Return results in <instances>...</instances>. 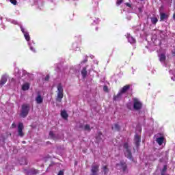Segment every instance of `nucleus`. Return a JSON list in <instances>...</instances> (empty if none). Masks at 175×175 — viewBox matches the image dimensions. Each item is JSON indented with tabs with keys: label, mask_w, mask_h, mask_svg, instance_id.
Masks as SVG:
<instances>
[{
	"label": "nucleus",
	"mask_w": 175,
	"mask_h": 175,
	"mask_svg": "<svg viewBox=\"0 0 175 175\" xmlns=\"http://www.w3.org/2000/svg\"><path fill=\"white\" fill-rule=\"evenodd\" d=\"M16 124L14 122L12 123V124L11 125V127H12V129L16 128Z\"/></svg>",
	"instance_id": "34"
},
{
	"label": "nucleus",
	"mask_w": 175,
	"mask_h": 175,
	"mask_svg": "<svg viewBox=\"0 0 175 175\" xmlns=\"http://www.w3.org/2000/svg\"><path fill=\"white\" fill-rule=\"evenodd\" d=\"M29 88H30V84L28 83H26L23 85L21 90H23V91H27L29 90Z\"/></svg>",
	"instance_id": "18"
},
{
	"label": "nucleus",
	"mask_w": 175,
	"mask_h": 175,
	"mask_svg": "<svg viewBox=\"0 0 175 175\" xmlns=\"http://www.w3.org/2000/svg\"><path fill=\"white\" fill-rule=\"evenodd\" d=\"M125 5L128 8H132V5L130 4L129 3H125Z\"/></svg>",
	"instance_id": "33"
},
{
	"label": "nucleus",
	"mask_w": 175,
	"mask_h": 175,
	"mask_svg": "<svg viewBox=\"0 0 175 175\" xmlns=\"http://www.w3.org/2000/svg\"><path fill=\"white\" fill-rule=\"evenodd\" d=\"M168 18V15L165 13L160 14V21H163L164 19Z\"/></svg>",
	"instance_id": "22"
},
{
	"label": "nucleus",
	"mask_w": 175,
	"mask_h": 175,
	"mask_svg": "<svg viewBox=\"0 0 175 175\" xmlns=\"http://www.w3.org/2000/svg\"><path fill=\"white\" fill-rule=\"evenodd\" d=\"M150 20L152 24L153 25H157V23H158V18L156 17L151 18Z\"/></svg>",
	"instance_id": "24"
},
{
	"label": "nucleus",
	"mask_w": 175,
	"mask_h": 175,
	"mask_svg": "<svg viewBox=\"0 0 175 175\" xmlns=\"http://www.w3.org/2000/svg\"><path fill=\"white\" fill-rule=\"evenodd\" d=\"M161 175H165V174H161ZM166 175H169V174H166Z\"/></svg>",
	"instance_id": "39"
},
{
	"label": "nucleus",
	"mask_w": 175,
	"mask_h": 175,
	"mask_svg": "<svg viewBox=\"0 0 175 175\" xmlns=\"http://www.w3.org/2000/svg\"><path fill=\"white\" fill-rule=\"evenodd\" d=\"M49 136H50L51 137L53 138V137H54V133H53V131L49 132Z\"/></svg>",
	"instance_id": "32"
},
{
	"label": "nucleus",
	"mask_w": 175,
	"mask_h": 175,
	"mask_svg": "<svg viewBox=\"0 0 175 175\" xmlns=\"http://www.w3.org/2000/svg\"><path fill=\"white\" fill-rule=\"evenodd\" d=\"M142 104L137 98H133V109L136 111H139L142 109Z\"/></svg>",
	"instance_id": "5"
},
{
	"label": "nucleus",
	"mask_w": 175,
	"mask_h": 175,
	"mask_svg": "<svg viewBox=\"0 0 175 175\" xmlns=\"http://www.w3.org/2000/svg\"><path fill=\"white\" fill-rule=\"evenodd\" d=\"M84 130L87 131L88 132H91V126L90 124H85L84 126Z\"/></svg>",
	"instance_id": "25"
},
{
	"label": "nucleus",
	"mask_w": 175,
	"mask_h": 175,
	"mask_svg": "<svg viewBox=\"0 0 175 175\" xmlns=\"http://www.w3.org/2000/svg\"><path fill=\"white\" fill-rule=\"evenodd\" d=\"M116 167H120L124 173H128L127 164L124 161L119 162V163L116 164Z\"/></svg>",
	"instance_id": "6"
},
{
	"label": "nucleus",
	"mask_w": 175,
	"mask_h": 175,
	"mask_svg": "<svg viewBox=\"0 0 175 175\" xmlns=\"http://www.w3.org/2000/svg\"><path fill=\"white\" fill-rule=\"evenodd\" d=\"M124 148H125V157L128 158L129 160L133 161V157L132 155V152L131 149L129 148V144L126 142L123 145Z\"/></svg>",
	"instance_id": "3"
},
{
	"label": "nucleus",
	"mask_w": 175,
	"mask_h": 175,
	"mask_svg": "<svg viewBox=\"0 0 175 175\" xmlns=\"http://www.w3.org/2000/svg\"><path fill=\"white\" fill-rule=\"evenodd\" d=\"M30 49H31V51L36 52L35 49L33 48L32 46L30 47Z\"/></svg>",
	"instance_id": "36"
},
{
	"label": "nucleus",
	"mask_w": 175,
	"mask_h": 175,
	"mask_svg": "<svg viewBox=\"0 0 175 175\" xmlns=\"http://www.w3.org/2000/svg\"><path fill=\"white\" fill-rule=\"evenodd\" d=\"M24 129L23 123L19 122L18 124V136L19 137H23V136H25V132L23 131Z\"/></svg>",
	"instance_id": "4"
},
{
	"label": "nucleus",
	"mask_w": 175,
	"mask_h": 175,
	"mask_svg": "<svg viewBox=\"0 0 175 175\" xmlns=\"http://www.w3.org/2000/svg\"><path fill=\"white\" fill-rule=\"evenodd\" d=\"M30 111V105L29 104H23L21 105V114H19V116L23 118H25L27 117L28 114Z\"/></svg>",
	"instance_id": "1"
},
{
	"label": "nucleus",
	"mask_w": 175,
	"mask_h": 175,
	"mask_svg": "<svg viewBox=\"0 0 175 175\" xmlns=\"http://www.w3.org/2000/svg\"><path fill=\"white\" fill-rule=\"evenodd\" d=\"M103 91H105V92H109V90L107 85L103 86Z\"/></svg>",
	"instance_id": "29"
},
{
	"label": "nucleus",
	"mask_w": 175,
	"mask_h": 175,
	"mask_svg": "<svg viewBox=\"0 0 175 175\" xmlns=\"http://www.w3.org/2000/svg\"><path fill=\"white\" fill-rule=\"evenodd\" d=\"M164 139H165L164 137H157L156 139L157 144H159V146H161L164 142Z\"/></svg>",
	"instance_id": "16"
},
{
	"label": "nucleus",
	"mask_w": 175,
	"mask_h": 175,
	"mask_svg": "<svg viewBox=\"0 0 175 175\" xmlns=\"http://www.w3.org/2000/svg\"><path fill=\"white\" fill-rule=\"evenodd\" d=\"M126 38L128 39V42L131 44H133L136 43V40L130 34H126Z\"/></svg>",
	"instance_id": "11"
},
{
	"label": "nucleus",
	"mask_w": 175,
	"mask_h": 175,
	"mask_svg": "<svg viewBox=\"0 0 175 175\" xmlns=\"http://www.w3.org/2000/svg\"><path fill=\"white\" fill-rule=\"evenodd\" d=\"M36 101L37 104H42L43 103L42 96L40 94H38L36 98Z\"/></svg>",
	"instance_id": "17"
},
{
	"label": "nucleus",
	"mask_w": 175,
	"mask_h": 175,
	"mask_svg": "<svg viewBox=\"0 0 175 175\" xmlns=\"http://www.w3.org/2000/svg\"><path fill=\"white\" fill-rule=\"evenodd\" d=\"M87 67H84L82 68V70H81V75H82L83 79H85L87 77Z\"/></svg>",
	"instance_id": "12"
},
{
	"label": "nucleus",
	"mask_w": 175,
	"mask_h": 175,
	"mask_svg": "<svg viewBox=\"0 0 175 175\" xmlns=\"http://www.w3.org/2000/svg\"><path fill=\"white\" fill-rule=\"evenodd\" d=\"M57 94L56 97V102L61 103L62 100H63V98H64V89L62 83L57 84Z\"/></svg>",
	"instance_id": "2"
},
{
	"label": "nucleus",
	"mask_w": 175,
	"mask_h": 175,
	"mask_svg": "<svg viewBox=\"0 0 175 175\" xmlns=\"http://www.w3.org/2000/svg\"><path fill=\"white\" fill-rule=\"evenodd\" d=\"M123 2V0H116V5L120 6V4H122Z\"/></svg>",
	"instance_id": "27"
},
{
	"label": "nucleus",
	"mask_w": 175,
	"mask_h": 175,
	"mask_svg": "<svg viewBox=\"0 0 175 175\" xmlns=\"http://www.w3.org/2000/svg\"><path fill=\"white\" fill-rule=\"evenodd\" d=\"M60 116H62V118H64L65 120H67V118H68V114L66 111V110L62 111L60 112Z\"/></svg>",
	"instance_id": "13"
},
{
	"label": "nucleus",
	"mask_w": 175,
	"mask_h": 175,
	"mask_svg": "<svg viewBox=\"0 0 175 175\" xmlns=\"http://www.w3.org/2000/svg\"><path fill=\"white\" fill-rule=\"evenodd\" d=\"M10 2L11 3V4H13L14 5H17V0H10Z\"/></svg>",
	"instance_id": "28"
},
{
	"label": "nucleus",
	"mask_w": 175,
	"mask_h": 175,
	"mask_svg": "<svg viewBox=\"0 0 175 175\" xmlns=\"http://www.w3.org/2000/svg\"><path fill=\"white\" fill-rule=\"evenodd\" d=\"M24 35V38H25V40L27 42H29L30 41V36L29 33H23Z\"/></svg>",
	"instance_id": "23"
},
{
	"label": "nucleus",
	"mask_w": 175,
	"mask_h": 175,
	"mask_svg": "<svg viewBox=\"0 0 175 175\" xmlns=\"http://www.w3.org/2000/svg\"><path fill=\"white\" fill-rule=\"evenodd\" d=\"M141 137L138 134L134 135V144H135L136 148H138L140 146Z\"/></svg>",
	"instance_id": "8"
},
{
	"label": "nucleus",
	"mask_w": 175,
	"mask_h": 175,
	"mask_svg": "<svg viewBox=\"0 0 175 175\" xmlns=\"http://www.w3.org/2000/svg\"><path fill=\"white\" fill-rule=\"evenodd\" d=\"M166 60V56L164 53H161L159 55V61L160 62H164Z\"/></svg>",
	"instance_id": "20"
},
{
	"label": "nucleus",
	"mask_w": 175,
	"mask_h": 175,
	"mask_svg": "<svg viewBox=\"0 0 175 175\" xmlns=\"http://www.w3.org/2000/svg\"><path fill=\"white\" fill-rule=\"evenodd\" d=\"M57 175H64V172L62 171V170H60V171L59 172V173L57 174Z\"/></svg>",
	"instance_id": "35"
},
{
	"label": "nucleus",
	"mask_w": 175,
	"mask_h": 175,
	"mask_svg": "<svg viewBox=\"0 0 175 175\" xmlns=\"http://www.w3.org/2000/svg\"><path fill=\"white\" fill-rule=\"evenodd\" d=\"M131 87V85H126L123 88H122V89L120 90V91H119V92L122 94H125L127 92L128 90H130Z\"/></svg>",
	"instance_id": "9"
},
{
	"label": "nucleus",
	"mask_w": 175,
	"mask_h": 175,
	"mask_svg": "<svg viewBox=\"0 0 175 175\" xmlns=\"http://www.w3.org/2000/svg\"><path fill=\"white\" fill-rule=\"evenodd\" d=\"M101 169H103V174L107 175V173L109 172V169H108L107 165L103 166Z\"/></svg>",
	"instance_id": "21"
},
{
	"label": "nucleus",
	"mask_w": 175,
	"mask_h": 175,
	"mask_svg": "<svg viewBox=\"0 0 175 175\" xmlns=\"http://www.w3.org/2000/svg\"><path fill=\"white\" fill-rule=\"evenodd\" d=\"M103 137L102 132H98L96 135V143H100L102 142V137Z\"/></svg>",
	"instance_id": "10"
},
{
	"label": "nucleus",
	"mask_w": 175,
	"mask_h": 175,
	"mask_svg": "<svg viewBox=\"0 0 175 175\" xmlns=\"http://www.w3.org/2000/svg\"><path fill=\"white\" fill-rule=\"evenodd\" d=\"M112 130H115L117 132H120V126L118 123H116L113 124V126H112Z\"/></svg>",
	"instance_id": "19"
},
{
	"label": "nucleus",
	"mask_w": 175,
	"mask_h": 175,
	"mask_svg": "<svg viewBox=\"0 0 175 175\" xmlns=\"http://www.w3.org/2000/svg\"><path fill=\"white\" fill-rule=\"evenodd\" d=\"M133 150H134V152H135V148H133Z\"/></svg>",
	"instance_id": "38"
},
{
	"label": "nucleus",
	"mask_w": 175,
	"mask_h": 175,
	"mask_svg": "<svg viewBox=\"0 0 175 175\" xmlns=\"http://www.w3.org/2000/svg\"><path fill=\"white\" fill-rule=\"evenodd\" d=\"M141 1H144V0H141Z\"/></svg>",
	"instance_id": "40"
},
{
	"label": "nucleus",
	"mask_w": 175,
	"mask_h": 175,
	"mask_svg": "<svg viewBox=\"0 0 175 175\" xmlns=\"http://www.w3.org/2000/svg\"><path fill=\"white\" fill-rule=\"evenodd\" d=\"M21 32H23V34H25V33H28V32L26 31L25 30V29H23V27H21Z\"/></svg>",
	"instance_id": "30"
},
{
	"label": "nucleus",
	"mask_w": 175,
	"mask_h": 175,
	"mask_svg": "<svg viewBox=\"0 0 175 175\" xmlns=\"http://www.w3.org/2000/svg\"><path fill=\"white\" fill-rule=\"evenodd\" d=\"M172 18L175 21V13L172 15Z\"/></svg>",
	"instance_id": "37"
},
{
	"label": "nucleus",
	"mask_w": 175,
	"mask_h": 175,
	"mask_svg": "<svg viewBox=\"0 0 175 175\" xmlns=\"http://www.w3.org/2000/svg\"><path fill=\"white\" fill-rule=\"evenodd\" d=\"M123 94L124 93L118 92V94H116V96H113V100L118 101V100H121V98H122Z\"/></svg>",
	"instance_id": "15"
},
{
	"label": "nucleus",
	"mask_w": 175,
	"mask_h": 175,
	"mask_svg": "<svg viewBox=\"0 0 175 175\" xmlns=\"http://www.w3.org/2000/svg\"><path fill=\"white\" fill-rule=\"evenodd\" d=\"M50 80V75H47L44 78V81H49Z\"/></svg>",
	"instance_id": "31"
},
{
	"label": "nucleus",
	"mask_w": 175,
	"mask_h": 175,
	"mask_svg": "<svg viewBox=\"0 0 175 175\" xmlns=\"http://www.w3.org/2000/svg\"><path fill=\"white\" fill-rule=\"evenodd\" d=\"M90 172H92V174L90 175H98V172H99V165H92Z\"/></svg>",
	"instance_id": "7"
},
{
	"label": "nucleus",
	"mask_w": 175,
	"mask_h": 175,
	"mask_svg": "<svg viewBox=\"0 0 175 175\" xmlns=\"http://www.w3.org/2000/svg\"><path fill=\"white\" fill-rule=\"evenodd\" d=\"M8 81V77L7 76L5 75H3L2 77V78H1V80H0V85H4L5 84V83H7Z\"/></svg>",
	"instance_id": "14"
},
{
	"label": "nucleus",
	"mask_w": 175,
	"mask_h": 175,
	"mask_svg": "<svg viewBox=\"0 0 175 175\" xmlns=\"http://www.w3.org/2000/svg\"><path fill=\"white\" fill-rule=\"evenodd\" d=\"M167 171V165H164L163 169H162L161 174H165V172Z\"/></svg>",
	"instance_id": "26"
}]
</instances>
